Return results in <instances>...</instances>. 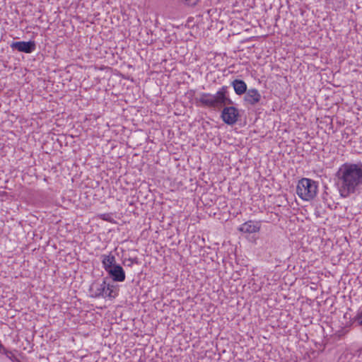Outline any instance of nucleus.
<instances>
[{
	"label": "nucleus",
	"mask_w": 362,
	"mask_h": 362,
	"mask_svg": "<svg viewBox=\"0 0 362 362\" xmlns=\"http://www.w3.org/2000/svg\"><path fill=\"white\" fill-rule=\"evenodd\" d=\"M336 185L342 198L362 192V163H345L335 174Z\"/></svg>",
	"instance_id": "1"
},
{
	"label": "nucleus",
	"mask_w": 362,
	"mask_h": 362,
	"mask_svg": "<svg viewBox=\"0 0 362 362\" xmlns=\"http://www.w3.org/2000/svg\"><path fill=\"white\" fill-rule=\"evenodd\" d=\"M232 86L234 88L235 93L238 95H241L245 93L247 90V84L243 80L235 79L232 81Z\"/></svg>",
	"instance_id": "9"
},
{
	"label": "nucleus",
	"mask_w": 362,
	"mask_h": 362,
	"mask_svg": "<svg viewBox=\"0 0 362 362\" xmlns=\"http://www.w3.org/2000/svg\"><path fill=\"white\" fill-rule=\"evenodd\" d=\"M115 262V257L114 255H102L103 266L106 272H108L110 269H112L115 265H117Z\"/></svg>",
	"instance_id": "10"
},
{
	"label": "nucleus",
	"mask_w": 362,
	"mask_h": 362,
	"mask_svg": "<svg viewBox=\"0 0 362 362\" xmlns=\"http://www.w3.org/2000/svg\"><path fill=\"white\" fill-rule=\"evenodd\" d=\"M114 286L107 284V287L105 288V298H115V295L113 294L114 292Z\"/></svg>",
	"instance_id": "12"
},
{
	"label": "nucleus",
	"mask_w": 362,
	"mask_h": 362,
	"mask_svg": "<svg viewBox=\"0 0 362 362\" xmlns=\"http://www.w3.org/2000/svg\"><path fill=\"white\" fill-rule=\"evenodd\" d=\"M187 6H194L197 4L198 0H182Z\"/></svg>",
	"instance_id": "14"
},
{
	"label": "nucleus",
	"mask_w": 362,
	"mask_h": 362,
	"mask_svg": "<svg viewBox=\"0 0 362 362\" xmlns=\"http://www.w3.org/2000/svg\"><path fill=\"white\" fill-rule=\"evenodd\" d=\"M317 183L309 178H302L298 182L296 193L305 201L312 200L317 194Z\"/></svg>",
	"instance_id": "3"
},
{
	"label": "nucleus",
	"mask_w": 362,
	"mask_h": 362,
	"mask_svg": "<svg viewBox=\"0 0 362 362\" xmlns=\"http://www.w3.org/2000/svg\"><path fill=\"white\" fill-rule=\"evenodd\" d=\"M198 101L204 107L221 109L226 105H232L233 101L228 96V87L223 86L215 95L202 93Z\"/></svg>",
	"instance_id": "2"
},
{
	"label": "nucleus",
	"mask_w": 362,
	"mask_h": 362,
	"mask_svg": "<svg viewBox=\"0 0 362 362\" xmlns=\"http://www.w3.org/2000/svg\"><path fill=\"white\" fill-rule=\"evenodd\" d=\"M107 287V283L105 280L102 282L95 281L93 282L89 288L90 296L92 298H105V288Z\"/></svg>",
	"instance_id": "5"
},
{
	"label": "nucleus",
	"mask_w": 362,
	"mask_h": 362,
	"mask_svg": "<svg viewBox=\"0 0 362 362\" xmlns=\"http://www.w3.org/2000/svg\"><path fill=\"white\" fill-rule=\"evenodd\" d=\"M115 281H124L125 280V273L123 268L117 264L107 272Z\"/></svg>",
	"instance_id": "8"
},
{
	"label": "nucleus",
	"mask_w": 362,
	"mask_h": 362,
	"mask_svg": "<svg viewBox=\"0 0 362 362\" xmlns=\"http://www.w3.org/2000/svg\"><path fill=\"white\" fill-rule=\"evenodd\" d=\"M11 46L13 49H16L19 52H23V41L13 42Z\"/></svg>",
	"instance_id": "13"
},
{
	"label": "nucleus",
	"mask_w": 362,
	"mask_h": 362,
	"mask_svg": "<svg viewBox=\"0 0 362 362\" xmlns=\"http://www.w3.org/2000/svg\"><path fill=\"white\" fill-rule=\"evenodd\" d=\"M108 215L107 214H103L102 216H103V220H106V221H108L109 219L107 218Z\"/></svg>",
	"instance_id": "15"
},
{
	"label": "nucleus",
	"mask_w": 362,
	"mask_h": 362,
	"mask_svg": "<svg viewBox=\"0 0 362 362\" xmlns=\"http://www.w3.org/2000/svg\"><path fill=\"white\" fill-rule=\"evenodd\" d=\"M261 222L256 221H247L243 223L238 228L239 231L245 233H255L259 231Z\"/></svg>",
	"instance_id": "6"
},
{
	"label": "nucleus",
	"mask_w": 362,
	"mask_h": 362,
	"mask_svg": "<svg viewBox=\"0 0 362 362\" xmlns=\"http://www.w3.org/2000/svg\"><path fill=\"white\" fill-rule=\"evenodd\" d=\"M261 94L255 88H250L245 93L244 100L251 105H255L261 100Z\"/></svg>",
	"instance_id": "7"
},
{
	"label": "nucleus",
	"mask_w": 362,
	"mask_h": 362,
	"mask_svg": "<svg viewBox=\"0 0 362 362\" xmlns=\"http://www.w3.org/2000/svg\"><path fill=\"white\" fill-rule=\"evenodd\" d=\"M35 49V42L34 41L29 40L28 42L24 41V53H31Z\"/></svg>",
	"instance_id": "11"
},
{
	"label": "nucleus",
	"mask_w": 362,
	"mask_h": 362,
	"mask_svg": "<svg viewBox=\"0 0 362 362\" xmlns=\"http://www.w3.org/2000/svg\"><path fill=\"white\" fill-rule=\"evenodd\" d=\"M238 116V109L233 106L224 107L221 113L223 122L230 125L234 124L237 122Z\"/></svg>",
	"instance_id": "4"
},
{
	"label": "nucleus",
	"mask_w": 362,
	"mask_h": 362,
	"mask_svg": "<svg viewBox=\"0 0 362 362\" xmlns=\"http://www.w3.org/2000/svg\"><path fill=\"white\" fill-rule=\"evenodd\" d=\"M360 324L362 325V315L359 317Z\"/></svg>",
	"instance_id": "16"
}]
</instances>
